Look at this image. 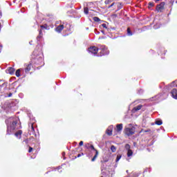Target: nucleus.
I'll list each match as a JSON object with an SVG mask.
<instances>
[{
  "label": "nucleus",
  "instance_id": "1",
  "mask_svg": "<svg viewBox=\"0 0 177 177\" xmlns=\"http://www.w3.org/2000/svg\"><path fill=\"white\" fill-rule=\"evenodd\" d=\"M17 121L19 118H10L6 120V124L7 125V135H10L15 129H17Z\"/></svg>",
  "mask_w": 177,
  "mask_h": 177
},
{
  "label": "nucleus",
  "instance_id": "2",
  "mask_svg": "<svg viewBox=\"0 0 177 177\" xmlns=\"http://www.w3.org/2000/svg\"><path fill=\"white\" fill-rule=\"evenodd\" d=\"M86 149H88V150H91L92 151H95V156L93 158L91 159V161H96V158H97V156H99V151L95 149V147L93 145H90L89 143L86 144L85 145Z\"/></svg>",
  "mask_w": 177,
  "mask_h": 177
},
{
  "label": "nucleus",
  "instance_id": "3",
  "mask_svg": "<svg viewBox=\"0 0 177 177\" xmlns=\"http://www.w3.org/2000/svg\"><path fill=\"white\" fill-rule=\"evenodd\" d=\"M135 127H132V124H129V127L125 128L124 133L127 136H131L135 133Z\"/></svg>",
  "mask_w": 177,
  "mask_h": 177
},
{
  "label": "nucleus",
  "instance_id": "4",
  "mask_svg": "<svg viewBox=\"0 0 177 177\" xmlns=\"http://www.w3.org/2000/svg\"><path fill=\"white\" fill-rule=\"evenodd\" d=\"M99 49L101 51L97 56H104V55H109V53H110V51L108 50L106 46H101Z\"/></svg>",
  "mask_w": 177,
  "mask_h": 177
},
{
  "label": "nucleus",
  "instance_id": "5",
  "mask_svg": "<svg viewBox=\"0 0 177 177\" xmlns=\"http://www.w3.org/2000/svg\"><path fill=\"white\" fill-rule=\"evenodd\" d=\"M98 50L99 48L95 46H91L88 49V53H90V55H92L93 56H97Z\"/></svg>",
  "mask_w": 177,
  "mask_h": 177
},
{
  "label": "nucleus",
  "instance_id": "6",
  "mask_svg": "<svg viewBox=\"0 0 177 177\" xmlns=\"http://www.w3.org/2000/svg\"><path fill=\"white\" fill-rule=\"evenodd\" d=\"M164 6H165V2H162L160 4H158L156 6V10L157 12H162V10H164Z\"/></svg>",
  "mask_w": 177,
  "mask_h": 177
},
{
  "label": "nucleus",
  "instance_id": "7",
  "mask_svg": "<svg viewBox=\"0 0 177 177\" xmlns=\"http://www.w3.org/2000/svg\"><path fill=\"white\" fill-rule=\"evenodd\" d=\"M35 60L36 64H41V63L44 61V58L42 57V55H41L40 57L36 56Z\"/></svg>",
  "mask_w": 177,
  "mask_h": 177
},
{
  "label": "nucleus",
  "instance_id": "8",
  "mask_svg": "<svg viewBox=\"0 0 177 177\" xmlns=\"http://www.w3.org/2000/svg\"><path fill=\"white\" fill-rule=\"evenodd\" d=\"M171 95L173 99H176L177 100V89L173 88L171 91Z\"/></svg>",
  "mask_w": 177,
  "mask_h": 177
},
{
  "label": "nucleus",
  "instance_id": "9",
  "mask_svg": "<svg viewBox=\"0 0 177 177\" xmlns=\"http://www.w3.org/2000/svg\"><path fill=\"white\" fill-rule=\"evenodd\" d=\"M113 126L111 125L108 127V129H106V133L109 136H111V135H113Z\"/></svg>",
  "mask_w": 177,
  "mask_h": 177
},
{
  "label": "nucleus",
  "instance_id": "10",
  "mask_svg": "<svg viewBox=\"0 0 177 177\" xmlns=\"http://www.w3.org/2000/svg\"><path fill=\"white\" fill-rule=\"evenodd\" d=\"M31 67H32V64H26V68H25V73L27 74L28 73H30V70H31Z\"/></svg>",
  "mask_w": 177,
  "mask_h": 177
},
{
  "label": "nucleus",
  "instance_id": "11",
  "mask_svg": "<svg viewBox=\"0 0 177 177\" xmlns=\"http://www.w3.org/2000/svg\"><path fill=\"white\" fill-rule=\"evenodd\" d=\"M142 107H143V105L140 104L137 106H135L133 109H132V113H136V111H139V110H140L142 109Z\"/></svg>",
  "mask_w": 177,
  "mask_h": 177
},
{
  "label": "nucleus",
  "instance_id": "12",
  "mask_svg": "<svg viewBox=\"0 0 177 177\" xmlns=\"http://www.w3.org/2000/svg\"><path fill=\"white\" fill-rule=\"evenodd\" d=\"M63 28H64V25H59L56 28H55V31L57 32H62V31H63Z\"/></svg>",
  "mask_w": 177,
  "mask_h": 177
},
{
  "label": "nucleus",
  "instance_id": "13",
  "mask_svg": "<svg viewBox=\"0 0 177 177\" xmlns=\"http://www.w3.org/2000/svg\"><path fill=\"white\" fill-rule=\"evenodd\" d=\"M21 71H24L23 68H19V69L17 70L15 72L16 77H21V75L20 74V73H21Z\"/></svg>",
  "mask_w": 177,
  "mask_h": 177
},
{
  "label": "nucleus",
  "instance_id": "14",
  "mask_svg": "<svg viewBox=\"0 0 177 177\" xmlns=\"http://www.w3.org/2000/svg\"><path fill=\"white\" fill-rule=\"evenodd\" d=\"M116 129L118 132L122 131V124H119L116 125Z\"/></svg>",
  "mask_w": 177,
  "mask_h": 177
},
{
  "label": "nucleus",
  "instance_id": "15",
  "mask_svg": "<svg viewBox=\"0 0 177 177\" xmlns=\"http://www.w3.org/2000/svg\"><path fill=\"white\" fill-rule=\"evenodd\" d=\"M8 74H10L11 75H13V74H15V68H9L8 69Z\"/></svg>",
  "mask_w": 177,
  "mask_h": 177
},
{
  "label": "nucleus",
  "instance_id": "16",
  "mask_svg": "<svg viewBox=\"0 0 177 177\" xmlns=\"http://www.w3.org/2000/svg\"><path fill=\"white\" fill-rule=\"evenodd\" d=\"M133 156V151L132 149L127 151V157H132Z\"/></svg>",
  "mask_w": 177,
  "mask_h": 177
},
{
  "label": "nucleus",
  "instance_id": "17",
  "mask_svg": "<svg viewBox=\"0 0 177 177\" xmlns=\"http://www.w3.org/2000/svg\"><path fill=\"white\" fill-rule=\"evenodd\" d=\"M22 133L23 132L21 130H19L17 133H15V136H17V138H20Z\"/></svg>",
  "mask_w": 177,
  "mask_h": 177
},
{
  "label": "nucleus",
  "instance_id": "18",
  "mask_svg": "<svg viewBox=\"0 0 177 177\" xmlns=\"http://www.w3.org/2000/svg\"><path fill=\"white\" fill-rule=\"evenodd\" d=\"M111 150L112 153H115V151H116V150H117V148H115V146L112 145V146L111 147Z\"/></svg>",
  "mask_w": 177,
  "mask_h": 177
},
{
  "label": "nucleus",
  "instance_id": "19",
  "mask_svg": "<svg viewBox=\"0 0 177 177\" xmlns=\"http://www.w3.org/2000/svg\"><path fill=\"white\" fill-rule=\"evenodd\" d=\"M124 148L128 151L131 150V145H129V144H126L124 146Z\"/></svg>",
  "mask_w": 177,
  "mask_h": 177
},
{
  "label": "nucleus",
  "instance_id": "20",
  "mask_svg": "<svg viewBox=\"0 0 177 177\" xmlns=\"http://www.w3.org/2000/svg\"><path fill=\"white\" fill-rule=\"evenodd\" d=\"M84 12L85 15H88L89 13V9L88 8V7L84 8Z\"/></svg>",
  "mask_w": 177,
  "mask_h": 177
},
{
  "label": "nucleus",
  "instance_id": "21",
  "mask_svg": "<svg viewBox=\"0 0 177 177\" xmlns=\"http://www.w3.org/2000/svg\"><path fill=\"white\" fill-rule=\"evenodd\" d=\"M127 35L129 37L132 36V31H131V29L129 28H127Z\"/></svg>",
  "mask_w": 177,
  "mask_h": 177
},
{
  "label": "nucleus",
  "instance_id": "22",
  "mask_svg": "<svg viewBox=\"0 0 177 177\" xmlns=\"http://www.w3.org/2000/svg\"><path fill=\"white\" fill-rule=\"evenodd\" d=\"M155 124H156V125H162V120H156Z\"/></svg>",
  "mask_w": 177,
  "mask_h": 177
},
{
  "label": "nucleus",
  "instance_id": "23",
  "mask_svg": "<svg viewBox=\"0 0 177 177\" xmlns=\"http://www.w3.org/2000/svg\"><path fill=\"white\" fill-rule=\"evenodd\" d=\"M39 35L37 36V38H42V30H40L39 31Z\"/></svg>",
  "mask_w": 177,
  "mask_h": 177
},
{
  "label": "nucleus",
  "instance_id": "24",
  "mask_svg": "<svg viewBox=\"0 0 177 177\" xmlns=\"http://www.w3.org/2000/svg\"><path fill=\"white\" fill-rule=\"evenodd\" d=\"M121 155H118L116 158V162H118L121 160Z\"/></svg>",
  "mask_w": 177,
  "mask_h": 177
},
{
  "label": "nucleus",
  "instance_id": "25",
  "mask_svg": "<svg viewBox=\"0 0 177 177\" xmlns=\"http://www.w3.org/2000/svg\"><path fill=\"white\" fill-rule=\"evenodd\" d=\"M29 131H31V132H35V130L34 129V125L31 124V127L29 129Z\"/></svg>",
  "mask_w": 177,
  "mask_h": 177
},
{
  "label": "nucleus",
  "instance_id": "26",
  "mask_svg": "<svg viewBox=\"0 0 177 177\" xmlns=\"http://www.w3.org/2000/svg\"><path fill=\"white\" fill-rule=\"evenodd\" d=\"M93 20L94 21H100V19L97 17H94Z\"/></svg>",
  "mask_w": 177,
  "mask_h": 177
},
{
  "label": "nucleus",
  "instance_id": "27",
  "mask_svg": "<svg viewBox=\"0 0 177 177\" xmlns=\"http://www.w3.org/2000/svg\"><path fill=\"white\" fill-rule=\"evenodd\" d=\"M111 0H105L104 3L105 5H110Z\"/></svg>",
  "mask_w": 177,
  "mask_h": 177
},
{
  "label": "nucleus",
  "instance_id": "28",
  "mask_svg": "<svg viewBox=\"0 0 177 177\" xmlns=\"http://www.w3.org/2000/svg\"><path fill=\"white\" fill-rule=\"evenodd\" d=\"M154 6V3L153 2H149V8H153Z\"/></svg>",
  "mask_w": 177,
  "mask_h": 177
},
{
  "label": "nucleus",
  "instance_id": "29",
  "mask_svg": "<svg viewBox=\"0 0 177 177\" xmlns=\"http://www.w3.org/2000/svg\"><path fill=\"white\" fill-rule=\"evenodd\" d=\"M114 5H115V3H113L111 5L107 7L108 9H110L111 8H113V6H114Z\"/></svg>",
  "mask_w": 177,
  "mask_h": 177
},
{
  "label": "nucleus",
  "instance_id": "30",
  "mask_svg": "<svg viewBox=\"0 0 177 177\" xmlns=\"http://www.w3.org/2000/svg\"><path fill=\"white\" fill-rule=\"evenodd\" d=\"M101 26H102V27H103L104 28L107 29V24H102Z\"/></svg>",
  "mask_w": 177,
  "mask_h": 177
},
{
  "label": "nucleus",
  "instance_id": "31",
  "mask_svg": "<svg viewBox=\"0 0 177 177\" xmlns=\"http://www.w3.org/2000/svg\"><path fill=\"white\" fill-rule=\"evenodd\" d=\"M177 81H174L171 84V86H175V84H176Z\"/></svg>",
  "mask_w": 177,
  "mask_h": 177
},
{
  "label": "nucleus",
  "instance_id": "32",
  "mask_svg": "<svg viewBox=\"0 0 177 177\" xmlns=\"http://www.w3.org/2000/svg\"><path fill=\"white\" fill-rule=\"evenodd\" d=\"M82 156H84V153H79V154L77 155V158H80V157H81Z\"/></svg>",
  "mask_w": 177,
  "mask_h": 177
},
{
  "label": "nucleus",
  "instance_id": "33",
  "mask_svg": "<svg viewBox=\"0 0 177 177\" xmlns=\"http://www.w3.org/2000/svg\"><path fill=\"white\" fill-rule=\"evenodd\" d=\"M158 97H160V95L155 96V100H158Z\"/></svg>",
  "mask_w": 177,
  "mask_h": 177
},
{
  "label": "nucleus",
  "instance_id": "34",
  "mask_svg": "<svg viewBox=\"0 0 177 177\" xmlns=\"http://www.w3.org/2000/svg\"><path fill=\"white\" fill-rule=\"evenodd\" d=\"M31 151H32V147H30L29 150H28V153H31Z\"/></svg>",
  "mask_w": 177,
  "mask_h": 177
},
{
  "label": "nucleus",
  "instance_id": "35",
  "mask_svg": "<svg viewBox=\"0 0 177 177\" xmlns=\"http://www.w3.org/2000/svg\"><path fill=\"white\" fill-rule=\"evenodd\" d=\"M153 28H154L155 30H157V28H160V26H157V25H155V26H153Z\"/></svg>",
  "mask_w": 177,
  "mask_h": 177
},
{
  "label": "nucleus",
  "instance_id": "36",
  "mask_svg": "<svg viewBox=\"0 0 177 177\" xmlns=\"http://www.w3.org/2000/svg\"><path fill=\"white\" fill-rule=\"evenodd\" d=\"M84 145V142L83 141H80V143H79V145L80 146H83Z\"/></svg>",
  "mask_w": 177,
  "mask_h": 177
},
{
  "label": "nucleus",
  "instance_id": "37",
  "mask_svg": "<svg viewBox=\"0 0 177 177\" xmlns=\"http://www.w3.org/2000/svg\"><path fill=\"white\" fill-rule=\"evenodd\" d=\"M46 25H44V26H41V28H45L46 30Z\"/></svg>",
  "mask_w": 177,
  "mask_h": 177
},
{
  "label": "nucleus",
  "instance_id": "38",
  "mask_svg": "<svg viewBox=\"0 0 177 177\" xmlns=\"http://www.w3.org/2000/svg\"><path fill=\"white\" fill-rule=\"evenodd\" d=\"M12 95V93H9L8 94V97H11Z\"/></svg>",
  "mask_w": 177,
  "mask_h": 177
},
{
  "label": "nucleus",
  "instance_id": "39",
  "mask_svg": "<svg viewBox=\"0 0 177 177\" xmlns=\"http://www.w3.org/2000/svg\"><path fill=\"white\" fill-rule=\"evenodd\" d=\"M36 54H37V51L35 50V51L33 52L34 56H35Z\"/></svg>",
  "mask_w": 177,
  "mask_h": 177
},
{
  "label": "nucleus",
  "instance_id": "40",
  "mask_svg": "<svg viewBox=\"0 0 177 177\" xmlns=\"http://www.w3.org/2000/svg\"><path fill=\"white\" fill-rule=\"evenodd\" d=\"M0 50H2V45H0Z\"/></svg>",
  "mask_w": 177,
  "mask_h": 177
},
{
  "label": "nucleus",
  "instance_id": "41",
  "mask_svg": "<svg viewBox=\"0 0 177 177\" xmlns=\"http://www.w3.org/2000/svg\"><path fill=\"white\" fill-rule=\"evenodd\" d=\"M62 169V167L60 166L57 167V169Z\"/></svg>",
  "mask_w": 177,
  "mask_h": 177
},
{
  "label": "nucleus",
  "instance_id": "42",
  "mask_svg": "<svg viewBox=\"0 0 177 177\" xmlns=\"http://www.w3.org/2000/svg\"><path fill=\"white\" fill-rule=\"evenodd\" d=\"M158 1H160V0H155V2H158Z\"/></svg>",
  "mask_w": 177,
  "mask_h": 177
},
{
  "label": "nucleus",
  "instance_id": "43",
  "mask_svg": "<svg viewBox=\"0 0 177 177\" xmlns=\"http://www.w3.org/2000/svg\"><path fill=\"white\" fill-rule=\"evenodd\" d=\"M91 3H93L92 2H89L88 4L91 5Z\"/></svg>",
  "mask_w": 177,
  "mask_h": 177
},
{
  "label": "nucleus",
  "instance_id": "44",
  "mask_svg": "<svg viewBox=\"0 0 177 177\" xmlns=\"http://www.w3.org/2000/svg\"><path fill=\"white\" fill-rule=\"evenodd\" d=\"M140 91H141V93H143V91L142 90H140Z\"/></svg>",
  "mask_w": 177,
  "mask_h": 177
},
{
  "label": "nucleus",
  "instance_id": "45",
  "mask_svg": "<svg viewBox=\"0 0 177 177\" xmlns=\"http://www.w3.org/2000/svg\"><path fill=\"white\" fill-rule=\"evenodd\" d=\"M102 32L103 34H104V31L102 30Z\"/></svg>",
  "mask_w": 177,
  "mask_h": 177
},
{
  "label": "nucleus",
  "instance_id": "46",
  "mask_svg": "<svg viewBox=\"0 0 177 177\" xmlns=\"http://www.w3.org/2000/svg\"><path fill=\"white\" fill-rule=\"evenodd\" d=\"M62 154H63V156H64L65 153H64V152H63V153H62Z\"/></svg>",
  "mask_w": 177,
  "mask_h": 177
},
{
  "label": "nucleus",
  "instance_id": "47",
  "mask_svg": "<svg viewBox=\"0 0 177 177\" xmlns=\"http://www.w3.org/2000/svg\"><path fill=\"white\" fill-rule=\"evenodd\" d=\"M153 99H154V97H152V98L151 99V100H153Z\"/></svg>",
  "mask_w": 177,
  "mask_h": 177
},
{
  "label": "nucleus",
  "instance_id": "48",
  "mask_svg": "<svg viewBox=\"0 0 177 177\" xmlns=\"http://www.w3.org/2000/svg\"><path fill=\"white\" fill-rule=\"evenodd\" d=\"M30 45H31V41L29 42Z\"/></svg>",
  "mask_w": 177,
  "mask_h": 177
},
{
  "label": "nucleus",
  "instance_id": "49",
  "mask_svg": "<svg viewBox=\"0 0 177 177\" xmlns=\"http://www.w3.org/2000/svg\"><path fill=\"white\" fill-rule=\"evenodd\" d=\"M1 16H2V14H0V17H1Z\"/></svg>",
  "mask_w": 177,
  "mask_h": 177
},
{
  "label": "nucleus",
  "instance_id": "50",
  "mask_svg": "<svg viewBox=\"0 0 177 177\" xmlns=\"http://www.w3.org/2000/svg\"><path fill=\"white\" fill-rule=\"evenodd\" d=\"M176 86L177 87V85L176 84H175V86Z\"/></svg>",
  "mask_w": 177,
  "mask_h": 177
},
{
  "label": "nucleus",
  "instance_id": "51",
  "mask_svg": "<svg viewBox=\"0 0 177 177\" xmlns=\"http://www.w3.org/2000/svg\"><path fill=\"white\" fill-rule=\"evenodd\" d=\"M89 156H90V157H91V154H89Z\"/></svg>",
  "mask_w": 177,
  "mask_h": 177
},
{
  "label": "nucleus",
  "instance_id": "52",
  "mask_svg": "<svg viewBox=\"0 0 177 177\" xmlns=\"http://www.w3.org/2000/svg\"><path fill=\"white\" fill-rule=\"evenodd\" d=\"M127 160H129V159H127Z\"/></svg>",
  "mask_w": 177,
  "mask_h": 177
},
{
  "label": "nucleus",
  "instance_id": "53",
  "mask_svg": "<svg viewBox=\"0 0 177 177\" xmlns=\"http://www.w3.org/2000/svg\"><path fill=\"white\" fill-rule=\"evenodd\" d=\"M176 3H177V1H176Z\"/></svg>",
  "mask_w": 177,
  "mask_h": 177
}]
</instances>
